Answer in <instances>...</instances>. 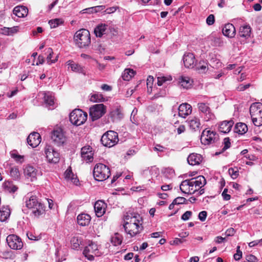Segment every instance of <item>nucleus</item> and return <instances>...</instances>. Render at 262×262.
Wrapping results in <instances>:
<instances>
[{
	"label": "nucleus",
	"mask_w": 262,
	"mask_h": 262,
	"mask_svg": "<svg viewBox=\"0 0 262 262\" xmlns=\"http://www.w3.org/2000/svg\"><path fill=\"white\" fill-rule=\"evenodd\" d=\"M41 142V137L39 133L33 132L27 138V142L29 145L34 148L37 147Z\"/></svg>",
	"instance_id": "obj_18"
},
{
	"label": "nucleus",
	"mask_w": 262,
	"mask_h": 262,
	"mask_svg": "<svg viewBox=\"0 0 262 262\" xmlns=\"http://www.w3.org/2000/svg\"><path fill=\"white\" fill-rule=\"evenodd\" d=\"M250 83H248L246 84H241L237 88V90L239 91H243L247 89L248 88H249L250 87Z\"/></svg>",
	"instance_id": "obj_59"
},
{
	"label": "nucleus",
	"mask_w": 262,
	"mask_h": 262,
	"mask_svg": "<svg viewBox=\"0 0 262 262\" xmlns=\"http://www.w3.org/2000/svg\"><path fill=\"white\" fill-rule=\"evenodd\" d=\"M71 242L73 249H77L79 247L81 242L77 237H73Z\"/></svg>",
	"instance_id": "obj_47"
},
{
	"label": "nucleus",
	"mask_w": 262,
	"mask_h": 262,
	"mask_svg": "<svg viewBox=\"0 0 262 262\" xmlns=\"http://www.w3.org/2000/svg\"><path fill=\"white\" fill-rule=\"evenodd\" d=\"M180 188L182 192L192 194L190 191V180H185L182 182Z\"/></svg>",
	"instance_id": "obj_36"
},
{
	"label": "nucleus",
	"mask_w": 262,
	"mask_h": 262,
	"mask_svg": "<svg viewBox=\"0 0 262 262\" xmlns=\"http://www.w3.org/2000/svg\"><path fill=\"white\" fill-rule=\"evenodd\" d=\"M228 172L233 179H235L238 176V170L237 168H230Z\"/></svg>",
	"instance_id": "obj_48"
},
{
	"label": "nucleus",
	"mask_w": 262,
	"mask_h": 262,
	"mask_svg": "<svg viewBox=\"0 0 262 262\" xmlns=\"http://www.w3.org/2000/svg\"><path fill=\"white\" fill-rule=\"evenodd\" d=\"M215 18L213 14H210L206 19V23L208 25H212L214 23Z\"/></svg>",
	"instance_id": "obj_52"
},
{
	"label": "nucleus",
	"mask_w": 262,
	"mask_h": 262,
	"mask_svg": "<svg viewBox=\"0 0 262 262\" xmlns=\"http://www.w3.org/2000/svg\"><path fill=\"white\" fill-rule=\"evenodd\" d=\"M179 116L182 118H185L191 113V106L187 103L181 104L179 108Z\"/></svg>",
	"instance_id": "obj_21"
},
{
	"label": "nucleus",
	"mask_w": 262,
	"mask_h": 262,
	"mask_svg": "<svg viewBox=\"0 0 262 262\" xmlns=\"http://www.w3.org/2000/svg\"><path fill=\"white\" fill-rule=\"evenodd\" d=\"M185 241V239H181L180 238H175L170 242V244L171 245L178 246L183 243Z\"/></svg>",
	"instance_id": "obj_49"
},
{
	"label": "nucleus",
	"mask_w": 262,
	"mask_h": 262,
	"mask_svg": "<svg viewBox=\"0 0 262 262\" xmlns=\"http://www.w3.org/2000/svg\"><path fill=\"white\" fill-rule=\"evenodd\" d=\"M45 152L46 158L49 162L57 163L59 162L60 159L59 154L52 146H47L45 148Z\"/></svg>",
	"instance_id": "obj_12"
},
{
	"label": "nucleus",
	"mask_w": 262,
	"mask_h": 262,
	"mask_svg": "<svg viewBox=\"0 0 262 262\" xmlns=\"http://www.w3.org/2000/svg\"><path fill=\"white\" fill-rule=\"evenodd\" d=\"M243 262H257V258L252 254L247 255Z\"/></svg>",
	"instance_id": "obj_54"
},
{
	"label": "nucleus",
	"mask_w": 262,
	"mask_h": 262,
	"mask_svg": "<svg viewBox=\"0 0 262 262\" xmlns=\"http://www.w3.org/2000/svg\"><path fill=\"white\" fill-rule=\"evenodd\" d=\"M251 31L249 25H244L240 27L238 34L241 37L248 38L250 36Z\"/></svg>",
	"instance_id": "obj_33"
},
{
	"label": "nucleus",
	"mask_w": 262,
	"mask_h": 262,
	"mask_svg": "<svg viewBox=\"0 0 262 262\" xmlns=\"http://www.w3.org/2000/svg\"><path fill=\"white\" fill-rule=\"evenodd\" d=\"M123 227L126 233L129 234L130 237L135 236L143 230V227L142 226L130 224V223L125 222L123 225Z\"/></svg>",
	"instance_id": "obj_14"
},
{
	"label": "nucleus",
	"mask_w": 262,
	"mask_h": 262,
	"mask_svg": "<svg viewBox=\"0 0 262 262\" xmlns=\"http://www.w3.org/2000/svg\"><path fill=\"white\" fill-rule=\"evenodd\" d=\"M27 236L30 240L38 241L40 239L38 236H35L32 233L29 232L27 233Z\"/></svg>",
	"instance_id": "obj_64"
},
{
	"label": "nucleus",
	"mask_w": 262,
	"mask_h": 262,
	"mask_svg": "<svg viewBox=\"0 0 262 262\" xmlns=\"http://www.w3.org/2000/svg\"><path fill=\"white\" fill-rule=\"evenodd\" d=\"M119 141L118 134L113 130H109L104 134L101 138L102 144L106 147H111Z\"/></svg>",
	"instance_id": "obj_6"
},
{
	"label": "nucleus",
	"mask_w": 262,
	"mask_h": 262,
	"mask_svg": "<svg viewBox=\"0 0 262 262\" xmlns=\"http://www.w3.org/2000/svg\"><path fill=\"white\" fill-rule=\"evenodd\" d=\"M235 232V231L234 228H230L226 230L225 234L227 236H233Z\"/></svg>",
	"instance_id": "obj_61"
},
{
	"label": "nucleus",
	"mask_w": 262,
	"mask_h": 262,
	"mask_svg": "<svg viewBox=\"0 0 262 262\" xmlns=\"http://www.w3.org/2000/svg\"><path fill=\"white\" fill-rule=\"evenodd\" d=\"M218 137V135L215 132L205 129L202 133L201 141L204 145H209L217 141Z\"/></svg>",
	"instance_id": "obj_8"
},
{
	"label": "nucleus",
	"mask_w": 262,
	"mask_h": 262,
	"mask_svg": "<svg viewBox=\"0 0 262 262\" xmlns=\"http://www.w3.org/2000/svg\"><path fill=\"white\" fill-rule=\"evenodd\" d=\"M91 216L85 213H81L77 216V223L81 226H88L91 221Z\"/></svg>",
	"instance_id": "obj_28"
},
{
	"label": "nucleus",
	"mask_w": 262,
	"mask_h": 262,
	"mask_svg": "<svg viewBox=\"0 0 262 262\" xmlns=\"http://www.w3.org/2000/svg\"><path fill=\"white\" fill-rule=\"evenodd\" d=\"M262 245V238L259 240H255L252 242H251L249 243V246L250 247H253L254 246L257 245Z\"/></svg>",
	"instance_id": "obj_58"
},
{
	"label": "nucleus",
	"mask_w": 262,
	"mask_h": 262,
	"mask_svg": "<svg viewBox=\"0 0 262 262\" xmlns=\"http://www.w3.org/2000/svg\"><path fill=\"white\" fill-rule=\"evenodd\" d=\"M166 148L163 146H161L160 144H156V146L154 147V150L155 151L158 152H164Z\"/></svg>",
	"instance_id": "obj_57"
},
{
	"label": "nucleus",
	"mask_w": 262,
	"mask_h": 262,
	"mask_svg": "<svg viewBox=\"0 0 262 262\" xmlns=\"http://www.w3.org/2000/svg\"><path fill=\"white\" fill-rule=\"evenodd\" d=\"M234 130L239 135H244L248 131V127L245 123L239 122L236 124Z\"/></svg>",
	"instance_id": "obj_34"
},
{
	"label": "nucleus",
	"mask_w": 262,
	"mask_h": 262,
	"mask_svg": "<svg viewBox=\"0 0 262 262\" xmlns=\"http://www.w3.org/2000/svg\"><path fill=\"white\" fill-rule=\"evenodd\" d=\"M222 32L224 35L229 38H233L235 35L236 30L232 24L228 23L225 24L223 27Z\"/></svg>",
	"instance_id": "obj_20"
},
{
	"label": "nucleus",
	"mask_w": 262,
	"mask_h": 262,
	"mask_svg": "<svg viewBox=\"0 0 262 262\" xmlns=\"http://www.w3.org/2000/svg\"><path fill=\"white\" fill-rule=\"evenodd\" d=\"M51 139L58 146L63 145L66 141V137L62 129L59 128L52 132Z\"/></svg>",
	"instance_id": "obj_13"
},
{
	"label": "nucleus",
	"mask_w": 262,
	"mask_h": 262,
	"mask_svg": "<svg viewBox=\"0 0 262 262\" xmlns=\"http://www.w3.org/2000/svg\"><path fill=\"white\" fill-rule=\"evenodd\" d=\"M44 102L47 106H52L54 104V98L50 92L44 93Z\"/></svg>",
	"instance_id": "obj_37"
},
{
	"label": "nucleus",
	"mask_w": 262,
	"mask_h": 262,
	"mask_svg": "<svg viewBox=\"0 0 262 262\" xmlns=\"http://www.w3.org/2000/svg\"><path fill=\"white\" fill-rule=\"evenodd\" d=\"M190 180V191H192V193H194L200 188L204 186L206 183V179L203 176H199Z\"/></svg>",
	"instance_id": "obj_11"
},
{
	"label": "nucleus",
	"mask_w": 262,
	"mask_h": 262,
	"mask_svg": "<svg viewBox=\"0 0 262 262\" xmlns=\"http://www.w3.org/2000/svg\"><path fill=\"white\" fill-rule=\"evenodd\" d=\"M234 258L236 260H239L242 257V252L240 250H236V253L234 254Z\"/></svg>",
	"instance_id": "obj_63"
},
{
	"label": "nucleus",
	"mask_w": 262,
	"mask_h": 262,
	"mask_svg": "<svg viewBox=\"0 0 262 262\" xmlns=\"http://www.w3.org/2000/svg\"><path fill=\"white\" fill-rule=\"evenodd\" d=\"M196 70L199 73H205L208 70L207 63L204 60L200 61L196 66Z\"/></svg>",
	"instance_id": "obj_38"
},
{
	"label": "nucleus",
	"mask_w": 262,
	"mask_h": 262,
	"mask_svg": "<svg viewBox=\"0 0 262 262\" xmlns=\"http://www.w3.org/2000/svg\"><path fill=\"white\" fill-rule=\"evenodd\" d=\"M63 23V21L61 18H55L49 21L51 28H55Z\"/></svg>",
	"instance_id": "obj_43"
},
{
	"label": "nucleus",
	"mask_w": 262,
	"mask_h": 262,
	"mask_svg": "<svg viewBox=\"0 0 262 262\" xmlns=\"http://www.w3.org/2000/svg\"><path fill=\"white\" fill-rule=\"evenodd\" d=\"M157 84L159 86H161L163 83L167 81H170L172 80V77L170 76L168 77L165 76H158Z\"/></svg>",
	"instance_id": "obj_45"
},
{
	"label": "nucleus",
	"mask_w": 262,
	"mask_h": 262,
	"mask_svg": "<svg viewBox=\"0 0 262 262\" xmlns=\"http://www.w3.org/2000/svg\"><path fill=\"white\" fill-rule=\"evenodd\" d=\"M46 54H47V62L50 64L52 63L55 62L57 60V56L55 58V59H52V55L53 54V51L52 48H49L46 49Z\"/></svg>",
	"instance_id": "obj_41"
},
{
	"label": "nucleus",
	"mask_w": 262,
	"mask_h": 262,
	"mask_svg": "<svg viewBox=\"0 0 262 262\" xmlns=\"http://www.w3.org/2000/svg\"><path fill=\"white\" fill-rule=\"evenodd\" d=\"M199 111L204 115V119L206 121L212 120L214 118V114L208 105L205 103H199L198 104Z\"/></svg>",
	"instance_id": "obj_15"
},
{
	"label": "nucleus",
	"mask_w": 262,
	"mask_h": 262,
	"mask_svg": "<svg viewBox=\"0 0 262 262\" xmlns=\"http://www.w3.org/2000/svg\"><path fill=\"white\" fill-rule=\"evenodd\" d=\"M153 81H154L153 77L151 76H149L147 79V83L146 84H147V88H149L151 89ZM148 91H149V89H148Z\"/></svg>",
	"instance_id": "obj_60"
},
{
	"label": "nucleus",
	"mask_w": 262,
	"mask_h": 262,
	"mask_svg": "<svg viewBox=\"0 0 262 262\" xmlns=\"http://www.w3.org/2000/svg\"><path fill=\"white\" fill-rule=\"evenodd\" d=\"M110 174V169L106 165L102 163H98L95 166L93 170V176L96 181H104L108 178Z\"/></svg>",
	"instance_id": "obj_3"
},
{
	"label": "nucleus",
	"mask_w": 262,
	"mask_h": 262,
	"mask_svg": "<svg viewBox=\"0 0 262 262\" xmlns=\"http://www.w3.org/2000/svg\"><path fill=\"white\" fill-rule=\"evenodd\" d=\"M106 204L102 201H97L94 205L96 215L98 217L102 216L105 212Z\"/></svg>",
	"instance_id": "obj_22"
},
{
	"label": "nucleus",
	"mask_w": 262,
	"mask_h": 262,
	"mask_svg": "<svg viewBox=\"0 0 262 262\" xmlns=\"http://www.w3.org/2000/svg\"><path fill=\"white\" fill-rule=\"evenodd\" d=\"M38 174V170L33 166L28 165L24 169L25 176L27 179H30L31 181L36 180Z\"/></svg>",
	"instance_id": "obj_16"
},
{
	"label": "nucleus",
	"mask_w": 262,
	"mask_h": 262,
	"mask_svg": "<svg viewBox=\"0 0 262 262\" xmlns=\"http://www.w3.org/2000/svg\"><path fill=\"white\" fill-rule=\"evenodd\" d=\"M6 241L9 247L12 249L19 250L23 247V243L21 238L16 235L10 234L8 235Z\"/></svg>",
	"instance_id": "obj_9"
},
{
	"label": "nucleus",
	"mask_w": 262,
	"mask_h": 262,
	"mask_svg": "<svg viewBox=\"0 0 262 262\" xmlns=\"http://www.w3.org/2000/svg\"><path fill=\"white\" fill-rule=\"evenodd\" d=\"M64 177L68 180H70L73 183L77 185L79 180L73 173L71 168H68L64 172Z\"/></svg>",
	"instance_id": "obj_32"
},
{
	"label": "nucleus",
	"mask_w": 262,
	"mask_h": 262,
	"mask_svg": "<svg viewBox=\"0 0 262 262\" xmlns=\"http://www.w3.org/2000/svg\"><path fill=\"white\" fill-rule=\"evenodd\" d=\"M192 212L190 211H186L181 216V219L183 221H187L192 215Z\"/></svg>",
	"instance_id": "obj_53"
},
{
	"label": "nucleus",
	"mask_w": 262,
	"mask_h": 262,
	"mask_svg": "<svg viewBox=\"0 0 262 262\" xmlns=\"http://www.w3.org/2000/svg\"><path fill=\"white\" fill-rule=\"evenodd\" d=\"M87 117L86 113L80 109H75L70 115V121L73 124L79 126L86 121Z\"/></svg>",
	"instance_id": "obj_5"
},
{
	"label": "nucleus",
	"mask_w": 262,
	"mask_h": 262,
	"mask_svg": "<svg viewBox=\"0 0 262 262\" xmlns=\"http://www.w3.org/2000/svg\"><path fill=\"white\" fill-rule=\"evenodd\" d=\"M81 155L83 160L86 162H91L93 160V153L90 146H84L81 148Z\"/></svg>",
	"instance_id": "obj_19"
},
{
	"label": "nucleus",
	"mask_w": 262,
	"mask_h": 262,
	"mask_svg": "<svg viewBox=\"0 0 262 262\" xmlns=\"http://www.w3.org/2000/svg\"><path fill=\"white\" fill-rule=\"evenodd\" d=\"M106 112V106L102 103L93 105L89 110L90 116L93 121L100 118Z\"/></svg>",
	"instance_id": "obj_7"
},
{
	"label": "nucleus",
	"mask_w": 262,
	"mask_h": 262,
	"mask_svg": "<svg viewBox=\"0 0 262 262\" xmlns=\"http://www.w3.org/2000/svg\"><path fill=\"white\" fill-rule=\"evenodd\" d=\"M250 113L253 124L257 126L262 125V104L253 103L250 107Z\"/></svg>",
	"instance_id": "obj_4"
},
{
	"label": "nucleus",
	"mask_w": 262,
	"mask_h": 262,
	"mask_svg": "<svg viewBox=\"0 0 262 262\" xmlns=\"http://www.w3.org/2000/svg\"><path fill=\"white\" fill-rule=\"evenodd\" d=\"M186 202L187 200L185 198L181 196L178 197L174 200V203L177 205L187 204Z\"/></svg>",
	"instance_id": "obj_50"
},
{
	"label": "nucleus",
	"mask_w": 262,
	"mask_h": 262,
	"mask_svg": "<svg viewBox=\"0 0 262 262\" xmlns=\"http://www.w3.org/2000/svg\"><path fill=\"white\" fill-rule=\"evenodd\" d=\"M11 157L14 159L17 162H22L23 161L24 157L15 153L11 154Z\"/></svg>",
	"instance_id": "obj_55"
},
{
	"label": "nucleus",
	"mask_w": 262,
	"mask_h": 262,
	"mask_svg": "<svg viewBox=\"0 0 262 262\" xmlns=\"http://www.w3.org/2000/svg\"><path fill=\"white\" fill-rule=\"evenodd\" d=\"M202 161V156L198 154H191L187 158V162L191 165H199Z\"/></svg>",
	"instance_id": "obj_25"
},
{
	"label": "nucleus",
	"mask_w": 262,
	"mask_h": 262,
	"mask_svg": "<svg viewBox=\"0 0 262 262\" xmlns=\"http://www.w3.org/2000/svg\"><path fill=\"white\" fill-rule=\"evenodd\" d=\"M74 40L76 45L79 48H86L91 43L90 33L86 29L79 30L75 33Z\"/></svg>",
	"instance_id": "obj_2"
},
{
	"label": "nucleus",
	"mask_w": 262,
	"mask_h": 262,
	"mask_svg": "<svg viewBox=\"0 0 262 262\" xmlns=\"http://www.w3.org/2000/svg\"><path fill=\"white\" fill-rule=\"evenodd\" d=\"M110 117L113 122L120 120L123 117L120 106H117L112 110L110 113Z\"/></svg>",
	"instance_id": "obj_26"
},
{
	"label": "nucleus",
	"mask_w": 262,
	"mask_h": 262,
	"mask_svg": "<svg viewBox=\"0 0 262 262\" xmlns=\"http://www.w3.org/2000/svg\"><path fill=\"white\" fill-rule=\"evenodd\" d=\"M233 124L234 122L232 120L224 121L219 124V131L224 134L229 133Z\"/></svg>",
	"instance_id": "obj_24"
},
{
	"label": "nucleus",
	"mask_w": 262,
	"mask_h": 262,
	"mask_svg": "<svg viewBox=\"0 0 262 262\" xmlns=\"http://www.w3.org/2000/svg\"><path fill=\"white\" fill-rule=\"evenodd\" d=\"M179 83L182 87L188 89L192 85V80L189 77L181 76L179 78Z\"/></svg>",
	"instance_id": "obj_30"
},
{
	"label": "nucleus",
	"mask_w": 262,
	"mask_h": 262,
	"mask_svg": "<svg viewBox=\"0 0 262 262\" xmlns=\"http://www.w3.org/2000/svg\"><path fill=\"white\" fill-rule=\"evenodd\" d=\"M207 214V213L206 211H202L200 212L198 216L199 220L202 222L204 221L206 219Z\"/></svg>",
	"instance_id": "obj_56"
},
{
	"label": "nucleus",
	"mask_w": 262,
	"mask_h": 262,
	"mask_svg": "<svg viewBox=\"0 0 262 262\" xmlns=\"http://www.w3.org/2000/svg\"><path fill=\"white\" fill-rule=\"evenodd\" d=\"M10 215V210L7 207H3L0 210V221H5Z\"/></svg>",
	"instance_id": "obj_39"
},
{
	"label": "nucleus",
	"mask_w": 262,
	"mask_h": 262,
	"mask_svg": "<svg viewBox=\"0 0 262 262\" xmlns=\"http://www.w3.org/2000/svg\"><path fill=\"white\" fill-rule=\"evenodd\" d=\"M122 236L118 233H115L111 238L112 243L115 246L120 245L122 242Z\"/></svg>",
	"instance_id": "obj_40"
},
{
	"label": "nucleus",
	"mask_w": 262,
	"mask_h": 262,
	"mask_svg": "<svg viewBox=\"0 0 262 262\" xmlns=\"http://www.w3.org/2000/svg\"><path fill=\"white\" fill-rule=\"evenodd\" d=\"M67 64L69 66L68 68H71V70L76 72L82 73L85 74L83 68L77 63H75L73 61L69 60L67 62Z\"/></svg>",
	"instance_id": "obj_35"
},
{
	"label": "nucleus",
	"mask_w": 262,
	"mask_h": 262,
	"mask_svg": "<svg viewBox=\"0 0 262 262\" xmlns=\"http://www.w3.org/2000/svg\"><path fill=\"white\" fill-rule=\"evenodd\" d=\"M183 62L186 68H193L194 63L195 62V57L193 54L191 53H188L184 54L183 56Z\"/></svg>",
	"instance_id": "obj_23"
},
{
	"label": "nucleus",
	"mask_w": 262,
	"mask_h": 262,
	"mask_svg": "<svg viewBox=\"0 0 262 262\" xmlns=\"http://www.w3.org/2000/svg\"><path fill=\"white\" fill-rule=\"evenodd\" d=\"M124 222L142 226V218L138 213H127L124 217Z\"/></svg>",
	"instance_id": "obj_17"
},
{
	"label": "nucleus",
	"mask_w": 262,
	"mask_h": 262,
	"mask_svg": "<svg viewBox=\"0 0 262 262\" xmlns=\"http://www.w3.org/2000/svg\"><path fill=\"white\" fill-rule=\"evenodd\" d=\"M107 28L106 24H100L97 26L94 29V34L97 37H101L103 34H105Z\"/></svg>",
	"instance_id": "obj_31"
},
{
	"label": "nucleus",
	"mask_w": 262,
	"mask_h": 262,
	"mask_svg": "<svg viewBox=\"0 0 262 262\" xmlns=\"http://www.w3.org/2000/svg\"><path fill=\"white\" fill-rule=\"evenodd\" d=\"M228 189L225 188L222 192V195L223 197L224 200L228 201L230 199V195L227 194Z\"/></svg>",
	"instance_id": "obj_62"
},
{
	"label": "nucleus",
	"mask_w": 262,
	"mask_h": 262,
	"mask_svg": "<svg viewBox=\"0 0 262 262\" xmlns=\"http://www.w3.org/2000/svg\"><path fill=\"white\" fill-rule=\"evenodd\" d=\"M224 146L222 150V152L225 151L230 146V141L229 138H225L224 140Z\"/></svg>",
	"instance_id": "obj_51"
},
{
	"label": "nucleus",
	"mask_w": 262,
	"mask_h": 262,
	"mask_svg": "<svg viewBox=\"0 0 262 262\" xmlns=\"http://www.w3.org/2000/svg\"><path fill=\"white\" fill-rule=\"evenodd\" d=\"M135 74V72L133 69H126L124 71L122 78L124 80L128 81Z\"/></svg>",
	"instance_id": "obj_42"
},
{
	"label": "nucleus",
	"mask_w": 262,
	"mask_h": 262,
	"mask_svg": "<svg viewBox=\"0 0 262 262\" xmlns=\"http://www.w3.org/2000/svg\"><path fill=\"white\" fill-rule=\"evenodd\" d=\"M26 206L32 209V213L35 216L38 217L45 212V206L39 202L37 197L28 193L25 198Z\"/></svg>",
	"instance_id": "obj_1"
},
{
	"label": "nucleus",
	"mask_w": 262,
	"mask_h": 262,
	"mask_svg": "<svg viewBox=\"0 0 262 262\" xmlns=\"http://www.w3.org/2000/svg\"><path fill=\"white\" fill-rule=\"evenodd\" d=\"M13 12L18 17H24L27 15L28 10L25 6H18L14 8Z\"/></svg>",
	"instance_id": "obj_29"
},
{
	"label": "nucleus",
	"mask_w": 262,
	"mask_h": 262,
	"mask_svg": "<svg viewBox=\"0 0 262 262\" xmlns=\"http://www.w3.org/2000/svg\"><path fill=\"white\" fill-rule=\"evenodd\" d=\"M104 98L100 94H95L91 96L90 101L92 102L103 101Z\"/></svg>",
	"instance_id": "obj_46"
},
{
	"label": "nucleus",
	"mask_w": 262,
	"mask_h": 262,
	"mask_svg": "<svg viewBox=\"0 0 262 262\" xmlns=\"http://www.w3.org/2000/svg\"><path fill=\"white\" fill-rule=\"evenodd\" d=\"M10 176L14 180H18L20 178V173L17 167L11 168Z\"/></svg>",
	"instance_id": "obj_44"
},
{
	"label": "nucleus",
	"mask_w": 262,
	"mask_h": 262,
	"mask_svg": "<svg viewBox=\"0 0 262 262\" xmlns=\"http://www.w3.org/2000/svg\"><path fill=\"white\" fill-rule=\"evenodd\" d=\"M83 254L89 260H93L95 256L99 255L97 245L94 243H91L85 247Z\"/></svg>",
	"instance_id": "obj_10"
},
{
	"label": "nucleus",
	"mask_w": 262,
	"mask_h": 262,
	"mask_svg": "<svg viewBox=\"0 0 262 262\" xmlns=\"http://www.w3.org/2000/svg\"><path fill=\"white\" fill-rule=\"evenodd\" d=\"M187 121L190 129L192 131L196 132L200 129L201 123L199 118L193 117L190 118Z\"/></svg>",
	"instance_id": "obj_27"
}]
</instances>
